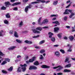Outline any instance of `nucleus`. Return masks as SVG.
Here are the masks:
<instances>
[{"instance_id": "dca6fc26", "label": "nucleus", "mask_w": 75, "mask_h": 75, "mask_svg": "<svg viewBox=\"0 0 75 75\" xmlns=\"http://www.w3.org/2000/svg\"><path fill=\"white\" fill-rule=\"evenodd\" d=\"M14 35L15 37H17V38L18 37V33L16 32H15Z\"/></svg>"}, {"instance_id": "a18cd8bd", "label": "nucleus", "mask_w": 75, "mask_h": 75, "mask_svg": "<svg viewBox=\"0 0 75 75\" xmlns=\"http://www.w3.org/2000/svg\"><path fill=\"white\" fill-rule=\"evenodd\" d=\"M37 3H38V2H37V1H34V2H33L31 3L32 4H37Z\"/></svg>"}, {"instance_id": "ea45409f", "label": "nucleus", "mask_w": 75, "mask_h": 75, "mask_svg": "<svg viewBox=\"0 0 75 75\" xmlns=\"http://www.w3.org/2000/svg\"><path fill=\"white\" fill-rule=\"evenodd\" d=\"M1 10H6V8L4 6L2 7L1 8Z\"/></svg>"}, {"instance_id": "13d9d810", "label": "nucleus", "mask_w": 75, "mask_h": 75, "mask_svg": "<svg viewBox=\"0 0 75 75\" xmlns=\"http://www.w3.org/2000/svg\"><path fill=\"white\" fill-rule=\"evenodd\" d=\"M57 75H61L62 74V73H59L57 74Z\"/></svg>"}, {"instance_id": "c756f323", "label": "nucleus", "mask_w": 75, "mask_h": 75, "mask_svg": "<svg viewBox=\"0 0 75 75\" xmlns=\"http://www.w3.org/2000/svg\"><path fill=\"white\" fill-rule=\"evenodd\" d=\"M34 64L35 65L37 66L38 65L39 63H38V61H36L34 63Z\"/></svg>"}, {"instance_id": "79ce46f5", "label": "nucleus", "mask_w": 75, "mask_h": 75, "mask_svg": "<svg viewBox=\"0 0 75 75\" xmlns=\"http://www.w3.org/2000/svg\"><path fill=\"white\" fill-rule=\"evenodd\" d=\"M40 59H42L44 58L43 57V56H42V55L41 54L40 55Z\"/></svg>"}, {"instance_id": "a19ab883", "label": "nucleus", "mask_w": 75, "mask_h": 75, "mask_svg": "<svg viewBox=\"0 0 75 75\" xmlns=\"http://www.w3.org/2000/svg\"><path fill=\"white\" fill-rule=\"evenodd\" d=\"M60 52H62V54H64L65 53V51H64V50L61 49L60 50Z\"/></svg>"}, {"instance_id": "412c9836", "label": "nucleus", "mask_w": 75, "mask_h": 75, "mask_svg": "<svg viewBox=\"0 0 75 75\" xmlns=\"http://www.w3.org/2000/svg\"><path fill=\"white\" fill-rule=\"evenodd\" d=\"M5 4H6V7H7V5H9L11 4L10 3V2L8 1L6 2L5 3Z\"/></svg>"}, {"instance_id": "6ab92c4d", "label": "nucleus", "mask_w": 75, "mask_h": 75, "mask_svg": "<svg viewBox=\"0 0 75 75\" xmlns=\"http://www.w3.org/2000/svg\"><path fill=\"white\" fill-rule=\"evenodd\" d=\"M20 3V2L15 3L13 4H12V6H15L19 4Z\"/></svg>"}, {"instance_id": "f03ea898", "label": "nucleus", "mask_w": 75, "mask_h": 75, "mask_svg": "<svg viewBox=\"0 0 75 75\" xmlns=\"http://www.w3.org/2000/svg\"><path fill=\"white\" fill-rule=\"evenodd\" d=\"M49 20L47 19H44L43 21L41 22L42 25H43V24H46L48 23V21Z\"/></svg>"}, {"instance_id": "de8ad7c7", "label": "nucleus", "mask_w": 75, "mask_h": 75, "mask_svg": "<svg viewBox=\"0 0 75 75\" xmlns=\"http://www.w3.org/2000/svg\"><path fill=\"white\" fill-rule=\"evenodd\" d=\"M33 66H30L29 68V69L30 70H31V69H33Z\"/></svg>"}, {"instance_id": "3c124183", "label": "nucleus", "mask_w": 75, "mask_h": 75, "mask_svg": "<svg viewBox=\"0 0 75 75\" xmlns=\"http://www.w3.org/2000/svg\"><path fill=\"white\" fill-rule=\"evenodd\" d=\"M18 10V8L17 7L14 8L13 9V10L17 11Z\"/></svg>"}, {"instance_id": "cd10ccee", "label": "nucleus", "mask_w": 75, "mask_h": 75, "mask_svg": "<svg viewBox=\"0 0 75 75\" xmlns=\"http://www.w3.org/2000/svg\"><path fill=\"white\" fill-rule=\"evenodd\" d=\"M23 21H21L20 23L19 24V27H22L23 26Z\"/></svg>"}, {"instance_id": "20e7f679", "label": "nucleus", "mask_w": 75, "mask_h": 75, "mask_svg": "<svg viewBox=\"0 0 75 75\" xmlns=\"http://www.w3.org/2000/svg\"><path fill=\"white\" fill-rule=\"evenodd\" d=\"M32 31L33 33H37L38 34H40V32L35 29H32Z\"/></svg>"}, {"instance_id": "7c9ffc66", "label": "nucleus", "mask_w": 75, "mask_h": 75, "mask_svg": "<svg viewBox=\"0 0 75 75\" xmlns=\"http://www.w3.org/2000/svg\"><path fill=\"white\" fill-rule=\"evenodd\" d=\"M5 54H3L1 51H0V56H4Z\"/></svg>"}, {"instance_id": "bf43d9fd", "label": "nucleus", "mask_w": 75, "mask_h": 75, "mask_svg": "<svg viewBox=\"0 0 75 75\" xmlns=\"http://www.w3.org/2000/svg\"><path fill=\"white\" fill-rule=\"evenodd\" d=\"M28 56H26L25 58V59L26 60L27 59H28Z\"/></svg>"}, {"instance_id": "774afa93", "label": "nucleus", "mask_w": 75, "mask_h": 75, "mask_svg": "<svg viewBox=\"0 0 75 75\" xmlns=\"http://www.w3.org/2000/svg\"><path fill=\"white\" fill-rule=\"evenodd\" d=\"M16 0H11V2H12V3H13V2H14V1H15Z\"/></svg>"}, {"instance_id": "8fccbe9b", "label": "nucleus", "mask_w": 75, "mask_h": 75, "mask_svg": "<svg viewBox=\"0 0 75 75\" xmlns=\"http://www.w3.org/2000/svg\"><path fill=\"white\" fill-rule=\"evenodd\" d=\"M59 66L56 67H54L53 68L54 69H57V68H59Z\"/></svg>"}, {"instance_id": "f704fd0d", "label": "nucleus", "mask_w": 75, "mask_h": 75, "mask_svg": "<svg viewBox=\"0 0 75 75\" xmlns=\"http://www.w3.org/2000/svg\"><path fill=\"white\" fill-rule=\"evenodd\" d=\"M64 71L65 72H71V70H67V69H66L64 70Z\"/></svg>"}, {"instance_id": "f257e3e1", "label": "nucleus", "mask_w": 75, "mask_h": 75, "mask_svg": "<svg viewBox=\"0 0 75 75\" xmlns=\"http://www.w3.org/2000/svg\"><path fill=\"white\" fill-rule=\"evenodd\" d=\"M20 65L21 67H19L18 69L17 70V72H21V69H22V71L23 72H25L26 70V67H27V64H24V65H23L22 64H20Z\"/></svg>"}, {"instance_id": "72a5a7b5", "label": "nucleus", "mask_w": 75, "mask_h": 75, "mask_svg": "<svg viewBox=\"0 0 75 75\" xmlns=\"http://www.w3.org/2000/svg\"><path fill=\"white\" fill-rule=\"evenodd\" d=\"M5 60L6 61H7V62H9L10 61V59H8V58H5Z\"/></svg>"}, {"instance_id": "393cba45", "label": "nucleus", "mask_w": 75, "mask_h": 75, "mask_svg": "<svg viewBox=\"0 0 75 75\" xmlns=\"http://www.w3.org/2000/svg\"><path fill=\"white\" fill-rule=\"evenodd\" d=\"M57 4H58V1H54L53 2V4L54 6H56V5H57Z\"/></svg>"}, {"instance_id": "f3484780", "label": "nucleus", "mask_w": 75, "mask_h": 75, "mask_svg": "<svg viewBox=\"0 0 75 75\" xmlns=\"http://www.w3.org/2000/svg\"><path fill=\"white\" fill-rule=\"evenodd\" d=\"M71 67V64H67L66 65V66L65 67V68H70Z\"/></svg>"}, {"instance_id": "0e129e2a", "label": "nucleus", "mask_w": 75, "mask_h": 75, "mask_svg": "<svg viewBox=\"0 0 75 75\" xmlns=\"http://www.w3.org/2000/svg\"><path fill=\"white\" fill-rule=\"evenodd\" d=\"M68 11H69V12H70V13H71V12H72V10H70V9H68Z\"/></svg>"}, {"instance_id": "9b49d317", "label": "nucleus", "mask_w": 75, "mask_h": 75, "mask_svg": "<svg viewBox=\"0 0 75 75\" xmlns=\"http://www.w3.org/2000/svg\"><path fill=\"white\" fill-rule=\"evenodd\" d=\"M55 54L57 57H59L60 56V53H59V52L58 51H56L55 52Z\"/></svg>"}, {"instance_id": "69168bd1", "label": "nucleus", "mask_w": 75, "mask_h": 75, "mask_svg": "<svg viewBox=\"0 0 75 75\" xmlns=\"http://www.w3.org/2000/svg\"><path fill=\"white\" fill-rule=\"evenodd\" d=\"M59 45H54V47H58Z\"/></svg>"}, {"instance_id": "f8f14e48", "label": "nucleus", "mask_w": 75, "mask_h": 75, "mask_svg": "<svg viewBox=\"0 0 75 75\" xmlns=\"http://www.w3.org/2000/svg\"><path fill=\"white\" fill-rule=\"evenodd\" d=\"M45 42V40H43L40 41L39 43V45H41L42 44H43Z\"/></svg>"}, {"instance_id": "2eb2a0df", "label": "nucleus", "mask_w": 75, "mask_h": 75, "mask_svg": "<svg viewBox=\"0 0 75 75\" xmlns=\"http://www.w3.org/2000/svg\"><path fill=\"white\" fill-rule=\"evenodd\" d=\"M59 30V28H54V32H58Z\"/></svg>"}, {"instance_id": "bb28decb", "label": "nucleus", "mask_w": 75, "mask_h": 75, "mask_svg": "<svg viewBox=\"0 0 75 75\" xmlns=\"http://www.w3.org/2000/svg\"><path fill=\"white\" fill-rule=\"evenodd\" d=\"M51 40L52 42H55V38H51Z\"/></svg>"}, {"instance_id": "4c0bfd02", "label": "nucleus", "mask_w": 75, "mask_h": 75, "mask_svg": "<svg viewBox=\"0 0 75 75\" xmlns=\"http://www.w3.org/2000/svg\"><path fill=\"white\" fill-rule=\"evenodd\" d=\"M16 41L17 42H18V43H21V41L19 40L16 39Z\"/></svg>"}, {"instance_id": "7ed1b4c3", "label": "nucleus", "mask_w": 75, "mask_h": 75, "mask_svg": "<svg viewBox=\"0 0 75 75\" xmlns=\"http://www.w3.org/2000/svg\"><path fill=\"white\" fill-rule=\"evenodd\" d=\"M31 5H29V6H26L25 8V13H27V11H28V8H31Z\"/></svg>"}, {"instance_id": "a211bd4d", "label": "nucleus", "mask_w": 75, "mask_h": 75, "mask_svg": "<svg viewBox=\"0 0 75 75\" xmlns=\"http://www.w3.org/2000/svg\"><path fill=\"white\" fill-rule=\"evenodd\" d=\"M36 30H39L40 31H41L42 30V28L40 27H38L36 28Z\"/></svg>"}, {"instance_id": "49530a36", "label": "nucleus", "mask_w": 75, "mask_h": 75, "mask_svg": "<svg viewBox=\"0 0 75 75\" xmlns=\"http://www.w3.org/2000/svg\"><path fill=\"white\" fill-rule=\"evenodd\" d=\"M9 33L10 34H13V31L12 30H11L9 31Z\"/></svg>"}, {"instance_id": "052dcab7", "label": "nucleus", "mask_w": 75, "mask_h": 75, "mask_svg": "<svg viewBox=\"0 0 75 75\" xmlns=\"http://www.w3.org/2000/svg\"><path fill=\"white\" fill-rule=\"evenodd\" d=\"M20 57H21V56H20V55H18L17 56V58H20Z\"/></svg>"}, {"instance_id": "b1692460", "label": "nucleus", "mask_w": 75, "mask_h": 75, "mask_svg": "<svg viewBox=\"0 0 75 75\" xmlns=\"http://www.w3.org/2000/svg\"><path fill=\"white\" fill-rule=\"evenodd\" d=\"M7 61H6V60H4L2 62V63H1V64L2 65H5V64H7Z\"/></svg>"}, {"instance_id": "5701e85b", "label": "nucleus", "mask_w": 75, "mask_h": 75, "mask_svg": "<svg viewBox=\"0 0 75 75\" xmlns=\"http://www.w3.org/2000/svg\"><path fill=\"white\" fill-rule=\"evenodd\" d=\"M4 23L5 24H8V21L7 20H4Z\"/></svg>"}, {"instance_id": "e2e57ef3", "label": "nucleus", "mask_w": 75, "mask_h": 75, "mask_svg": "<svg viewBox=\"0 0 75 75\" xmlns=\"http://www.w3.org/2000/svg\"><path fill=\"white\" fill-rule=\"evenodd\" d=\"M41 2H42V3H45V1H44V0H42V1H41Z\"/></svg>"}, {"instance_id": "39448f33", "label": "nucleus", "mask_w": 75, "mask_h": 75, "mask_svg": "<svg viewBox=\"0 0 75 75\" xmlns=\"http://www.w3.org/2000/svg\"><path fill=\"white\" fill-rule=\"evenodd\" d=\"M15 48H16V46H11L8 48V50H14L15 49Z\"/></svg>"}, {"instance_id": "c85d7f7f", "label": "nucleus", "mask_w": 75, "mask_h": 75, "mask_svg": "<svg viewBox=\"0 0 75 75\" xmlns=\"http://www.w3.org/2000/svg\"><path fill=\"white\" fill-rule=\"evenodd\" d=\"M74 13L72 12L71 13V15L69 16L70 18H72V17H73L74 16Z\"/></svg>"}, {"instance_id": "680f3d73", "label": "nucleus", "mask_w": 75, "mask_h": 75, "mask_svg": "<svg viewBox=\"0 0 75 75\" xmlns=\"http://www.w3.org/2000/svg\"><path fill=\"white\" fill-rule=\"evenodd\" d=\"M23 2L25 3L26 2H27V1H28V0H23Z\"/></svg>"}, {"instance_id": "9d476101", "label": "nucleus", "mask_w": 75, "mask_h": 75, "mask_svg": "<svg viewBox=\"0 0 75 75\" xmlns=\"http://www.w3.org/2000/svg\"><path fill=\"white\" fill-rule=\"evenodd\" d=\"M41 18L40 17L39 18L38 21V24L40 25H42V24H41Z\"/></svg>"}, {"instance_id": "ddd939ff", "label": "nucleus", "mask_w": 75, "mask_h": 75, "mask_svg": "<svg viewBox=\"0 0 75 75\" xmlns=\"http://www.w3.org/2000/svg\"><path fill=\"white\" fill-rule=\"evenodd\" d=\"M64 14H69V13L68 12V9H67L65 10V12L64 13Z\"/></svg>"}, {"instance_id": "603ef678", "label": "nucleus", "mask_w": 75, "mask_h": 75, "mask_svg": "<svg viewBox=\"0 0 75 75\" xmlns=\"http://www.w3.org/2000/svg\"><path fill=\"white\" fill-rule=\"evenodd\" d=\"M28 44H33V42L31 41H29Z\"/></svg>"}, {"instance_id": "864d4df0", "label": "nucleus", "mask_w": 75, "mask_h": 75, "mask_svg": "<svg viewBox=\"0 0 75 75\" xmlns=\"http://www.w3.org/2000/svg\"><path fill=\"white\" fill-rule=\"evenodd\" d=\"M50 17H56V15L55 14H53V15H51L50 16Z\"/></svg>"}, {"instance_id": "4468645a", "label": "nucleus", "mask_w": 75, "mask_h": 75, "mask_svg": "<svg viewBox=\"0 0 75 75\" xmlns=\"http://www.w3.org/2000/svg\"><path fill=\"white\" fill-rule=\"evenodd\" d=\"M69 39L70 40V41H72L74 40V36H70L69 37Z\"/></svg>"}, {"instance_id": "e433bc0d", "label": "nucleus", "mask_w": 75, "mask_h": 75, "mask_svg": "<svg viewBox=\"0 0 75 75\" xmlns=\"http://www.w3.org/2000/svg\"><path fill=\"white\" fill-rule=\"evenodd\" d=\"M71 48H72V46H70L69 47V49L68 50V51L69 52H71L72 50H71Z\"/></svg>"}, {"instance_id": "a878e982", "label": "nucleus", "mask_w": 75, "mask_h": 75, "mask_svg": "<svg viewBox=\"0 0 75 75\" xmlns=\"http://www.w3.org/2000/svg\"><path fill=\"white\" fill-rule=\"evenodd\" d=\"M62 33H59L57 35V36H58V37L59 38H61V37L62 36Z\"/></svg>"}, {"instance_id": "1a4fd4ad", "label": "nucleus", "mask_w": 75, "mask_h": 75, "mask_svg": "<svg viewBox=\"0 0 75 75\" xmlns=\"http://www.w3.org/2000/svg\"><path fill=\"white\" fill-rule=\"evenodd\" d=\"M48 34H49V35H50L49 36V37L50 38H52V35H54V34L51 32H49L48 33Z\"/></svg>"}, {"instance_id": "4d7b16f0", "label": "nucleus", "mask_w": 75, "mask_h": 75, "mask_svg": "<svg viewBox=\"0 0 75 75\" xmlns=\"http://www.w3.org/2000/svg\"><path fill=\"white\" fill-rule=\"evenodd\" d=\"M35 48L36 49H40V47L39 46H36Z\"/></svg>"}, {"instance_id": "473e14b6", "label": "nucleus", "mask_w": 75, "mask_h": 75, "mask_svg": "<svg viewBox=\"0 0 75 75\" xmlns=\"http://www.w3.org/2000/svg\"><path fill=\"white\" fill-rule=\"evenodd\" d=\"M45 52V50H42L40 51V53H41V54H42L43 53H44Z\"/></svg>"}, {"instance_id": "09e8293b", "label": "nucleus", "mask_w": 75, "mask_h": 75, "mask_svg": "<svg viewBox=\"0 0 75 75\" xmlns=\"http://www.w3.org/2000/svg\"><path fill=\"white\" fill-rule=\"evenodd\" d=\"M68 60H69V58H66L65 61V62H67V61H68Z\"/></svg>"}, {"instance_id": "338daca9", "label": "nucleus", "mask_w": 75, "mask_h": 75, "mask_svg": "<svg viewBox=\"0 0 75 75\" xmlns=\"http://www.w3.org/2000/svg\"><path fill=\"white\" fill-rule=\"evenodd\" d=\"M66 28H70V26H66Z\"/></svg>"}, {"instance_id": "6e6552de", "label": "nucleus", "mask_w": 75, "mask_h": 75, "mask_svg": "<svg viewBox=\"0 0 75 75\" xmlns=\"http://www.w3.org/2000/svg\"><path fill=\"white\" fill-rule=\"evenodd\" d=\"M3 33H4V31L3 30H1L0 31V37H3L4 34Z\"/></svg>"}, {"instance_id": "0eeeda50", "label": "nucleus", "mask_w": 75, "mask_h": 75, "mask_svg": "<svg viewBox=\"0 0 75 75\" xmlns=\"http://www.w3.org/2000/svg\"><path fill=\"white\" fill-rule=\"evenodd\" d=\"M35 57H33L32 59H30L29 60V62H33L34 60H35Z\"/></svg>"}, {"instance_id": "58836bf2", "label": "nucleus", "mask_w": 75, "mask_h": 75, "mask_svg": "<svg viewBox=\"0 0 75 75\" xmlns=\"http://www.w3.org/2000/svg\"><path fill=\"white\" fill-rule=\"evenodd\" d=\"M40 37V35H37V36H33L32 38H38V37Z\"/></svg>"}, {"instance_id": "6e6d98bb", "label": "nucleus", "mask_w": 75, "mask_h": 75, "mask_svg": "<svg viewBox=\"0 0 75 75\" xmlns=\"http://www.w3.org/2000/svg\"><path fill=\"white\" fill-rule=\"evenodd\" d=\"M29 42V41L28 40H26L25 41V42L27 44H28Z\"/></svg>"}, {"instance_id": "2f4dec72", "label": "nucleus", "mask_w": 75, "mask_h": 75, "mask_svg": "<svg viewBox=\"0 0 75 75\" xmlns=\"http://www.w3.org/2000/svg\"><path fill=\"white\" fill-rule=\"evenodd\" d=\"M6 18H10V16L9 15V13H7L6 15Z\"/></svg>"}, {"instance_id": "aec40b11", "label": "nucleus", "mask_w": 75, "mask_h": 75, "mask_svg": "<svg viewBox=\"0 0 75 75\" xmlns=\"http://www.w3.org/2000/svg\"><path fill=\"white\" fill-rule=\"evenodd\" d=\"M13 67L11 66L9 69H8V70L9 71H13Z\"/></svg>"}, {"instance_id": "423d86ee", "label": "nucleus", "mask_w": 75, "mask_h": 75, "mask_svg": "<svg viewBox=\"0 0 75 75\" xmlns=\"http://www.w3.org/2000/svg\"><path fill=\"white\" fill-rule=\"evenodd\" d=\"M42 68H50V67L46 65H43L41 66Z\"/></svg>"}, {"instance_id": "c03bdc74", "label": "nucleus", "mask_w": 75, "mask_h": 75, "mask_svg": "<svg viewBox=\"0 0 75 75\" xmlns=\"http://www.w3.org/2000/svg\"><path fill=\"white\" fill-rule=\"evenodd\" d=\"M37 67L34 66H33V69H37Z\"/></svg>"}, {"instance_id": "5fc2aeb1", "label": "nucleus", "mask_w": 75, "mask_h": 75, "mask_svg": "<svg viewBox=\"0 0 75 75\" xmlns=\"http://www.w3.org/2000/svg\"><path fill=\"white\" fill-rule=\"evenodd\" d=\"M64 19L65 21H67V17L65 16L64 18Z\"/></svg>"}, {"instance_id": "c9c22d12", "label": "nucleus", "mask_w": 75, "mask_h": 75, "mask_svg": "<svg viewBox=\"0 0 75 75\" xmlns=\"http://www.w3.org/2000/svg\"><path fill=\"white\" fill-rule=\"evenodd\" d=\"M59 68L57 70L58 71H59V70H60V69H62L63 68V67H60V66H59Z\"/></svg>"}, {"instance_id": "4be33fe9", "label": "nucleus", "mask_w": 75, "mask_h": 75, "mask_svg": "<svg viewBox=\"0 0 75 75\" xmlns=\"http://www.w3.org/2000/svg\"><path fill=\"white\" fill-rule=\"evenodd\" d=\"M52 23L53 24H57V25H59V22H58V21H56L54 22H53Z\"/></svg>"}, {"instance_id": "37998d69", "label": "nucleus", "mask_w": 75, "mask_h": 75, "mask_svg": "<svg viewBox=\"0 0 75 75\" xmlns=\"http://www.w3.org/2000/svg\"><path fill=\"white\" fill-rule=\"evenodd\" d=\"M2 72L3 73H4V74H7V71H5L4 70H2Z\"/></svg>"}]
</instances>
